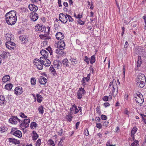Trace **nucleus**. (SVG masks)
Returning a JSON list of instances; mask_svg holds the SVG:
<instances>
[{"label": "nucleus", "mask_w": 146, "mask_h": 146, "mask_svg": "<svg viewBox=\"0 0 146 146\" xmlns=\"http://www.w3.org/2000/svg\"><path fill=\"white\" fill-rule=\"evenodd\" d=\"M5 17L6 22L9 25H14L17 20L16 12L14 11H11L7 13Z\"/></svg>", "instance_id": "f257e3e1"}, {"label": "nucleus", "mask_w": 146, "mask_h": 146, "mask_svg": "<svg viewBox=\"0 0 146 146\" xmlns=\"http://www.w3.org/2000/svg\"><path fill=\"white\" fill-rule=\"evenodd\" d=\"M137 85L140 88L143 87L145 85L146 78L145 75L143 74H139L137 76L136 80Z\"/></svg>", "instance_id": "f03ea898"}, {"label": "nucleus", "mask_w": 146, "mask_h": 146, "mask_svg": "<svg viewBox=\"0 0 146 146\" xmlns=\"http://www.w3.org/2000/svg\"><path fill=\"white\" fill-rule=\"evenodd\" d=\"M57 45L58 48L56 50V52L61 56H64V53L63 50L64 49L65 45L64 42V41L58 42Z\"/></svg>", "instance_id": "7ed1b4c3"}, {"label": "nucleus", "mask_w": 146, "mask_h": 146, "mask_svg": "<svg viewBox=\"0 0 146 146\" xmlns=\"http://www.w3.org/2000/svg\"><path fill=\"white\" fill-rule=\"evenodd\" d=\"M134 98L136 103H138L139 104H142L144 102L143 96L140 92H138L137 93L134 94Z\"/></svg>", "instance_id": "20e7f679"}, {"label": "nucleus", "mask_w": 146, "mask_h": 146, "mask_svg": "<svg viewBox=\"0 0 146 146\" xmlns=\"http://www.w3.org/2000/svg\"><path fill=\"white\" fill-rule=\"evenodd\" d=\"M21 122L20 126L22 128H27L29 127V123L30 122V119H25L23 121H21Z\"/></svg>", "instance_id": "39448f33"}, {"label": "nucleus", "mask_w": 146, "mask_h": 146, "mask_svg": "<svg viewBox=\"0 0 146 146\" xmlns=\"http://www.w3.org/2000/svg\"><path fill=\"white\" fill-rule=\"evenodd\" d=\"M18 121L20 123H21V120L18 118L16 116H13L9 119V121L10 123L13 124H16Z\"/></svg>", "instance_id": "423d86ee"}, {"label": "nucleus", "mask_w": 146, "mask_h": 146, "mask_svg": "<svg viewBox=\"0 0 146 146\" xmlns=\"http://www.w3.org/2000/svg\"><path fill=\"white\" fill-rule=\"evenodd\" d=\"M6 47L8 49L13 50L15 48V44L11 41H7L5 43Z\"/></svg>", "instance_id": "0eeeda50"}, {"label": "nucleus", "mask_w": 146, "mask_h": 146, "mask_svg": "<svg viewBox=\"0 0 146 146\" xmlns=\"http://www.w3.org/2000/svg\"><path fill=\"white\" fill-rule=\"evenodd\" d=\"M86 93L84 89L83 88L81 87L79 89V90L78 91V92L77 93V95L78 96V98L79 100H80L82 97V96Z\"/></svg>", "instance_id": "6e6552de"}, {"label": "nucleus", "mask_w": 146, "mask_h": 146, "mask_svg": "<svg viewBox=\"0 0 146 146\" xmlns=\"http://www.w3.org/2000/svg\"><path fill=\"white\" fill-rule=\"evenodd\" d=\"M67 17L63 13H60L59 16V20L61 21V22L64 24L66 23L68 21V19Z\"/></svg>", "instance_id": "1a4fd4ad"}, {"label": "nucleus", "mask_w": 146, "mask_h": 146, "mask_svg": "<svg viewBox=\"0 0 146 146\" xmlns=\"http://www.w3.org/2000/svg\"><path fill=\"white\" fill-rule=\"evenodd\" d=\"M35 30L37 31H39L40 32H43L45 31L46 30V27L43 25H38L37 26L35 27Z\"/></svg>", "instance_id": "9d476101"}, {"label": "nucleus", "mask_w": 146, "mask_h": 146, "mask_svg": "<svg viewBox=\"0 0 146 146\" xmlns=\"http://www.w3.org/2000/svg\"><path fill=\"white\" fill-rule=\"evenodd\" d=\"M30 17L33 21H36L38 17V15L34 12H33L30 14Z\"/></svg>", "instance_id": "9b49d317"}, {"label": "nucleus", "mask_w": 146, "mask_h": 146, "mask_svg": "<svg viewBox=\"0 0 146 146\" xmlns=\"http://www.w3.org/2000/svg\"><path fill=\"white\" fill-rule=\"evenodd\" d=\"M56 37L58 40H59L58 42H60V41H63L62 39L64 38V36L62 33L59 32L56 33Z\"/></svg>", "instance_id": "f8f14e48"}, {"label": "nucleus", "mask_w": 146, "mask_h": 146, "mask_svg": "<svg viewBox=\"0 0 146 146\" xmlns=\"http://www.w3.org/2000/svg\"><path fill=\"white\" fill-rule=\"evenodd\" d=\"M34 65H36L37 68L40 70H42L43 68V64L41 62H34Z\"/></svg>", "instance_id": "ddd939ff"}, {"label": "nucleus", "mask_w": 146, "mask_h": 146, "mask_svg": "<svg viewBox=\"0 0 146 146\" xmlns=\"http://www.w3.org/2000/svg\"><path fill=\"white\" fill-rule=\"evenodd\" d=\"M31 136L32 140L34 141H35L39 137L38 135L36 133V132L35 131H33L32 133L31 134Z\"/></svg>", "instance_id": "4468645a"}, {"label": "nucleus", "mask_w": 146, "mask_h": 146, "mask_svg": "<svg viewBox=\"0 0 146 146\" xmlns=\"http://www.w3.org/2000/svg\"><path fill=\"white\" fill-rule=\"evenodd\" d=\"M14 91L15 93L17 95L21 94L23 92L22 87L21 86L16 87Z\"/></svg>", "instance_id": "2eb2a0df"}, {"label": "nucleus", "mask_w": 146, "mask_h": 146, "mask_svg": "<svg viewBox=\"0 0 146 146\" xmlns=\"http://www.w3.org/2000/svg\"><path fill=\"white\" fill-rule=\"evenodd\" d=\"M5 37L7 41H12L13 40V35L12 34L9 33L6 34L5 35Z\"/></svg>", "instance_id": "dca6fc26"}, {"label": "nucleus", "mask_w": 146, "mask_h": 146, "mask_svg": "<svg viewBox=\"0 0 146 146\" xmlns=\"http://www.w3.org/2000/svg\"><path fill=\"white\" fill-rule=\"evenodd\" d=\"M28 7L30 10L31 11H33V12H35L38 9V8L33 4H30Z\"/></svg>", "instance_id": "f3484780"}, {"label": "nucleus", "mask_w": 146, "mask_h": 146, "mask_svg": "<svg viewBox=\"0 0 146 146\" xmlns=\"http://www.w3.org/2000/svg\"><path fill=\"white\" fill-rule=\"evenodd\" d=\"M19 38L23 43H26L28 41V37L24 35L20 36Z\"/></svg>", "instance_id": "a211bd4d"}, {"label": "nucleus", "mask_w": 146, "mask_h": 146, "mask_svg": "<svg viewBox=\"0 0 146 146\" xmlns=\"http://www.w3.org/2000/svg\"><path fill=\"white\" fill-rule=\"evenodd\" d=\"M13 134L14 135L19 138H21L22 136L21 132L19 130H16L13 132Z\"/></svg>", "instance_id": "6ab92c4d"}, {"label": "nucleus", "mask_w": 146, "mask_h": 146, "mask_svg": "<svg viewBox=\"0 0 146 146\" xmlns=\"http://www.w3.org/2000/svg\"><path fill=\"white\" fill-rule=\"evenodd\" d=\"M39 80V82L41 84H44L47 82V79L42 76L40 77Z\"/></svg>", "instance_id": "aec40b11"}, {"label": "nucleus", "mask_w": 146, "mask_h": 146, "mask_svg": "<svg viewBox=\"0 0 146 146\" xmlns=\"http://www.w3.org/2000/svg\"><path fill=\"white\" fill-rule=\"evenodd\" d=\"M8 140L10 142H12L13 143L15 144H18L20 143L19 140H18L14 138H8Z\"/></svg>", "instance_id": "412c9836"}, {"label": "nucleus", "mask_w": 146, "mask_h": 146, "mask_svg": "<svg viewBox=\"0 0 146 146\" xmlns=\"http://www.w3.org/2000/svg\"><path fill=\"white\" fill-rule=\"evenodd\" d=\"M115 88H117V85H113L112 86H111V88H112V94L113 95V97H115V96H116V95L117 94V90L115 92Z\"/></svg>", "instance_id": "4be33fe9"}, {"label": "nucleus", "mask_w": 146, "mask_h": 146, "mask_svg": "<svg viewBox=\"0 0 146 146\" xmlns=\"http://www.w3.org/2000/svg\"><path fill=\"white\" fill-rule=\"evenodd\" d=\"M10 80V76L8 75L4 76L2 78V81L4 83L7 82V81H9Z\"/></svg>", "instance_id": "5701e85b"}, {"label": "nucleus", "mask_w": 146, "mask_h": 146, "mask_svg": "<svg viewBox=\"0 0 146 146\" xmlns=\"http://www.w3.org/2000/svg\"><path fill=\"white\" fill-rule=\"evenodd\" d=\"M6 102L4 97L3 96L1 95L0 96V104L1 105L3 104Z\"/></svg>", "instance_id": "b1692460"}, {"label": "nucleus", "mask_w": 146, "mask_h": 146, "mask_svg": "<svg viewBox=\"0 0 146 146\" xmlns=\"http://www.w3.org/2000/svg\"><path fill=\"white\" fill-rule=\"evenodd\" d=\"M62 64L64 67H68L69 65L68 64V61L67 59L63 60L62 61Z\"/></svg>", "instance_id": "393cba45"}, {"label": "nucleus", "mask_w": 146, "mask_h": 146, "mask_svg": "<svg viewBox=\"0 0 146 146\" xmlns=\"http://www.w3.org/2000/svg\"><path fill=\"white\" fill-rule=\"evenodd\" d=\"M36 96L37 98V101L39 103H41L42 100V99L43 97L40 95L39 94H37L36 95Z\"/></svg>", "instance_id": "a878e982"}, {"label": "nucleus", "mask_w": 146, "mask_h": 146, "mask_svg": "<svg viewBox=\"0 0 146 146\" xmlns=\"http://www.w3.org/2000/svg\"><path fill=\"white\" fill-rule=\"evenodd\" d=\"M72 114L70 113L69 114L67 115H66V118L67 120L69 121L70 122L72 121V118L73 117L72 115Z\"/></svg>", "instance_id": "bb28decb"}, {"label": "nucleus", "mask_w": 146, "mask_h": 146, "mask_svg": "<svg viewBox=\"0 0 146 146\" xmlns=\"http://www.w3.org/2000/svg\"><path fill=\"white\" fill-rule=\"evenodd\" d=\"M37 127V125L35 122H33L31 123L30 127L31 129H34Z\"/></svg>", "instance_id": "cd10ccee"}, {"label": "nucleus", "mask_w": 146, "mask_h": 146, "mask_svg": "<svg viewBox=\"0 0 146 146\" xmlns=\"http://www.w3.org/2000/svg\"><path fill=\"white\" fill-rule=\"evenodd\" d=\"M12 87L13 85L11 84H9L5 85V88L8 90H11Z\"/></svg>", "instance_id": "c85d7f7f"}, {"label": "nucleus", "mask_w": 146, "mask_h": 146, "mask_svg": "<svg viewBox=\"0 0 146 146\" xmlns=\"http://www.w3.org/2000/svg\"><path fill=\"white\" fill-rule=\"evenodd\" d=\"M141 56H139L138 57V60L137 62V67H139L140 66L141 64Z\"/></svg>", "instance_id": "c756f323"}, {"label": "nucleus", "mask_w": 146, "mask_h": 146, "mask_svg": "<svg viewBox=\"0 0 146 146\" xmlns=\"http://www.w3.org/2000/svg\"><path fill=\"white\" fill-rule=\"evenodd\" d=\"M71 62V64L74 65L77 63V60L74 58H71L69 60Z\"/></svg>", "instance_id": "7c9ffc66"}, {"label": "nucleus", "mask_w": 146, "mask_h": 146, "mask_svg": "<svg viewBox=\"0 0 146 146\" xmlns=\"http://www.w3.org/2000/svg\"><path fill=\"white\" fill-rule=\"evenodd\" d=\"M96 60L95 57L94 55L92 56L91 57L90 63L92 64L95 62Z\"/></svg>", "instance_id": "2f4dec72"}, {"label": "nucleus", "mask_w": 146, "mask_h": 146, "mask_svg": "<svg viewBox=\"0 0 146 146\" xmlns=\"http://www.w3.org/2000/svg\"><path fill=\"white\" fill-rule=\"evenodd\" d=\"M35 145L36 146H40L41 144V139H38L37 141H36L35 143Z\"/></svg>", "instance_id": "473e14b6"}, {"label": "nucleus", "mask_w": 146, "mask_h": 146, "mask_svg": "<svg viewBox=\"0 0 146 146\" xmlns=\"http://www.w3.org/2000/svg\"><path fill=\"white\" fill-rule=\"evenodd\" d=\"M36 80L35 78H31V84L32 85H35L36 84Z\"/></svg>", "instance_id": "72a5a7b5"}, {"label": "nucleus", "mask_w": 146, "mask_h": 146, "mask_svg": "<svg viewBox=\"0 0 146 146\" xmlns=\"http://www.w3.org/2000/svg\"><path fill=\"white\" fill-rule=\"evenodd\" d=\"M139 141L137 140H135L134 142L131 144L132 146H138Z\"/></svg>", "instance_id": "f704fd0d"}, {"label": "nucleus", "mask_w": 146, "mask_h": 146, "mask_svg": "<svg viewBox=\"0 0 146 146\" xmlns=\"http://www.w3.org/2000/svg\"><path fill=\"white\" fill-rule=\"evenodd\" d=\"M137 128L135 127H134L131 131V134L134 135L137 131Z\"/></svg>", "instance_id": "c9c22d12"}, {"label": "nucleus", "mask_w": 146, "mask_h": 146, "mask_svg": "<svg viewBox=\"0 0 146 146\" xmlns=\"http://www.w3.org/2000/svg\"><path fill=\"white\" fill-rule=\"evenodd\" d=\"M43 107L42 106H40L38 109V110L40 113L41 114H43L44 113V110H43Z\"/></svg>", "instance_id": "e433bc0d"}, {"label": "nucleus", "mask_w": 146, "mask_h": 146, "mask_svg": "<svg viewBox=\"0 0 146 146\" xmlns=\"http://www.w3.org/2000/svg\"><path fill=\"white\" fill-rule=\"evenodd\" d=\"M45 60H46V63L45 64H44V65H45L46 66H49L50 64V60L47 59V58Z\"/></svg>", "instance_id": "4c0bfd02"}, {"label": "nucleus", "mask_w": 146, "mask_h": 146, "mask_svg": "<svg viewBox=\"0 0 146 146\" xmlns=\"http://www.w3.org/2000/svg\"><path fill=\"white\" fill-rule=\"evenodd\" d=\"M75 105L74 104L72 106V108H70V113L71 114H73V111H74L75 110Z\"/></svg>", "instance_id": "58836bf2"}, {"label": "nucleus", "mask_w": 146, "mask_h": 146, "mask_svg": "<svg viewBox=\"0 0 146 146\" xmlns=\"http://www.w3.org/2000/svg\"><path fill=\"white\" fill-rule=\"evenodd\" d=\"M48 55L49 52L46 51V52L45 53V54L43 56V57H44V60H46V59L48 58Z\"/></svg>", "instance_id": "ea45409f"}, {"label": "nucleus", "mask_w": 146, "mask_h": 146, "mask_svg": "<svg viewBox=\"0 0 146 146\" xmlns=\"http://www.w3.org/2000/svg\"><path fill=\"white\" fill-rule=\"evenodd\" d=\"M77 22L79 24L81 25H83L85 23V22L84 21H82L80 19L78 20Z\"/></svg>", "instance_id": "a19ab883"}, {"label": "nucleus", "mask_w": 146, "mask_h": 146, "mask_svg": "<svg viewBox=\"0 0 146 146\" xmlns=\"http://www.w3.org/2000/svg\"><path fill=\"white\" fill-rule=\"evenodd\" d=\"M46 49L48 51L50 55H52V51L51 49V48L50 47H48L47 48H46Z\"/></svg>", "instance_id": "79ce46f5"}, {"label": "nucleus", "mask_w": 146, "mask_h": 146, "mask_svg": "<svg viewBox=\"0 0 146 146\" xmlns=\"http://www.w3.org/2000/svg\"><path fill=\"white\" fill-rule=\"evenodd\" d=\"M58 65L57 66V68L58 69H59L61 68V67L62 66V63L60 61H58Z\"/></svg>", "instance_id": "37998d69"}, {"label": "nucleus", "mask_w": 146, "mask_h": 146, "mask_svg": "<svg viewBox=\"0 0 146 146\" xmlns=\"http://www.w3.org/2000/svg\"><path fill=\"white\" fill-rule=\"evenodd\" d=\"M20 116L22 118H27V117L25 115L24 113H20L19 114Z\"/></svg>", "instance_id": "c03bdc74"}, {"label": "nucleus", "mask_w": 146, "mask_h": 146, "mask_svg": "<svg viewBox=\"0 0 146 146\" xmlns=\"http://www.w3.org/2000/svg\"><path fill=\"white\" fill-rule=\"evenodd\" d=\"M66 16L68 17V20L70 22H72L73 21V19L70 15H66Z\"/></svg>", "instance_id": "a18cd8bd"}, {"label": "nucleus", "mask_w": 146, "mask_h": 146, "mask_svg": "<svg viewBox=\"0 0 146 146\" xmlns=\"http://www.w3.org/2000/svg\"><path fill=\"white\" fill-rule=\"evenodd\" d=\"M0 131L1 132H4L6 131L5 127H1L0 128Z\"/></svg>", "instance_id": "49530a36"}, {"label": "nucleus", "mask_w": 146, "mask_h": 146, "mask_svg": "<svg viewBox=\"0 0 146 146\" xmlns=\"http://www.w3.org/2000/svg\"><path fill=\"white\" fill-rule=\"evenodd\" d=\"M48 142H49V144L51 145V146H52V145L53 146H54L53 145H54V142L51 139H49L48 141Z\"/></svg>", "instance_id": "de8ad7c7"}, {"label": "nucleus", "mask_w": 146, "mask_h": 146, "mask_svg": "<svg viewBox=\"0 0 146 146\" xmlns=\"http://www.w3.org/2000/svg\"><path fill=\"white\" fill-rule=\"evenodd\" d=\"M7 53L6 52H3L1 55V56L3 58H6L7 56V55H6Z\"/></svg>", "instance_id": "09e8293b"}, {"label": "nucleus", "mask_w": 146, "mask_h": 146, "mask_svg": "<svg viewBox=\"0 0 146 146\" xmlns=\"http://www.w3.org/2000/svg\"><path fill=\"white\" fill-rule=\"evenodd\" d=\"M96 127L99 129H100L102 127V125L100 123H97L96 124Z\"/></svg>", "instance_id": "8fccbe9b"}, {"label": "nucleus", "mask_w": 146, "mask_h": 146, "mask_svg": "<svg viewBox=\"0 0 146 146\" xmlns=\"http://www.w3.org/2000/svg\"><path fill=\"white\" fill-rule=\"evenodd\" d=\"M84 134L86 136H88L89 135V131L87 129L84 130Z\"/></svg>", "instance_id": "3c124183"}, {"label": "nucleus", "mask_w": 146, "mask_h": 146, "mask_svg": "<svg viewBox=\"0 0 146 146\" xmlns=\"http://www.w3.org/2000/svg\"><path fill=\"white\" fill-rule=\"evenodd\" d=\"M101 118L102 120H106L107 119V117L106 115H102L101 116Z\"/></svg>", "instance_id": "603ef678"}, {"label": "nucleus", "mask_w": 146, "mask_h": 146, "mask_svg": "<svg viewBox=\"0 0 146 146\" xmlns=\"http://www.w3.org/2000/svg\"><path fill=\"white\" fill-rule=\"evenodd\" d=\"M85 59L84 60V61H85L87 63V64H89V59L87 57V56H85Z\"/></svg>", "instance_id": "864d4df0"}, {"label": "nucleus", "mask_w": 146, "mask_h": 146, "mask_svg": "<svg viewBox=\"0 0 146 146\" xmlns=\"http://www.w3.org/2000/svg\"><path fill=\"white\" fill-rule=\"evenodd\" d=\"M103 100L104 101H107L108 100V96H104L102 98Z\"/></svg>", "instance_id": "5fc2aeb1"}, {"label": "nucleus", "mask_w": 146, "mask_h": 146, "mask_svg": "<svg viewBox=\"0 0 146 146\" xmlns=\"http://www.w3.org/2000/svg\"><path fill=\"white\" fill-rule=\"evenodd\" d=\"M90 74H88L87 76L86 77L84 78V79L85 80H86V82H88L90 80Z\"/></svg>", "instance_id": "6e6d98bb"}, {"label": "nucleus", "mask_w": 146, "mask_h": 146, "mask_svg": "<svg viewBox=\"0 0 146 146\" xmlns=\"http://www.w3.org/2000/svg\"><path fill=\"white\" fill-rule=\"evenodd\" d=\"M46 52V51L45 50L43 49L41 50L40 51V53H41V54L43 56L44 55Z\"/></svg>", "instance_id": "4d7b16f0"}, {"label": "nucleus", "mask_w": 146, "mask_h": 146, "mask_svg": "<svg viewBox=\"0 0 146 146\" xmlns=\"http://www.w3.org/2000/svg\"><path fill=\"white\" fill-rule=\"evenodd\" d=\"M44 59V57H43V56L41 57L40 58V62H42L43 64H44L45 61Z\"/></svg>", "instance_id": "13d9d810"}, {"label": "nucleus", "mask_w": 146, "mask_h": 146, "mask_svg": "<svg viewBox=\"0 0 146 146\" xmlns=\"http://www.w3.org/2000/svg\"><path fill=\"white\" fill-rule=\"evenodd\" d=\"M109 123V122L108 121H104L103 122V125L107 126Z\"/></svg>", "instance_id": "bf43d9fd"}, {"label": "nucleus", "mask_w": 146, "mask_h": 146, "mask_svg": "<svg viewBox=\"0 0 146 146\" xmlns=\"http://www.w3.org/2000/svg\"><path fill=\"white\" fill-rule=\"evenodd\" d=\"M63 133V130L62 129H61L60 131H58L57 133L58 135H59L60 136H61L62 135V134Z\"/></svg>", "instance_id": "052dcab7"}, {"label": "nucleus", "mask_w": 146, "mask_h": 146, "mask_svg": "<svg viewBox=\"0 0 146 146\" xmlns=\"http://www.w3.org/2000/svg\"><path fill=\"white\" fill-rule=\"evenodd\" d=\"M17 130L16 128H15L14 127H13L12 128L11 131L10 132V133L12 134L13 133V132H15V131H16Z\"/></svg>", "instance_id": "680f3d73"}, {"label": "nucleus", "mask_w": 146, "mask_h": 146, "mask_svg": "<svg viewBox=\"0 0 146 146\" xmlns=\"http://www.w3.org/2000/svg\"><path fill=\"white\" fill-rule=\"evenodd\" d=\"M104 105L105 108H106L107 107L109 106L110 104L108 102H106L104 103Z\"/></svg>", "instance_id": "e2e57ef3"}, {"label": "nucleus", "mask_w": 146, "mask_h": 146, "mask_svg": "<svg viewBox=\"0 0 146 146\" xmlns=\"http://www.w3.org/2000/svg\"><path fill=\"white\" fill-rule=\"evenodd\" d=\"M75 109H74V114H76L78 112L79 110H78L77 108L75 106Z\"/></svg>", "instance_id": "0e129e2a"}, {"label": "nucleus", "mask_w": 146, "mask_h": 146, "mask_svg": "<svg viewBox=\"0 0 146 146\" xmlns=\"http://www.w3.org/2000/svg\"><path fill=\"white\" fill-rule=\"evenodd\" d=\"M131 25L133 27H135L137 26V24L136 23V22H133L132 23Z\"/></svg>", "instance_id": "69168bd1"}, {"label": "nucleus", "mask_w": 146, "mask_h": 146, "mask_svg": "<svg viewBox=\"0 0 146 146\" xmlns=\"http://www.w3.org/2000/svg\"><path fill=\"white\" fill-rule=\"evenodd\" d=\"M95 120L96 121H98V122H100V121L101 119L99 117H96Z\"/></svg>", "instance_id": "338daca9"}, {"label": "nucleus", "mask_w": 146, "mask_h": 146, "mask_svg": "<svg viewBox=\"0 0 146 146\" xmlns=\"http://www.w3.org/2000/svg\"><path fill=\"white\" fill-rule=\"evenodd\" d=\"M142 120L146 124V115L144 116V117L142 118Z\"/></svg>", "instance_id": "774afa93"}]
</instances>
